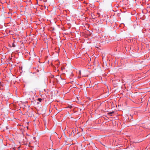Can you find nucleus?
<instances>
[{"label":"nucleus","mask_w":150,"mask_h":150,"mask_svg":"<svg viewBox=\"0 0 150 150\" xmlns=\"http://www.w3.org/2000/svg\"><path fill=\"white\" fill-rule=\"evenodd\" d=\"M16 46L14 44V42H13V43H12V47H15Z\"/></svg>","instance_id":"3"},{"label":"nucleus","mask_w":150,"mask_h":150,"mask_svg":"<svg viewBox=\"0 0 150 150\" xmlns=\"http://www.w3.org/2000/svg\"><path fill=\"white\" fill-rule=\"evenodd\" d=\"M115 113L114 111H112L111 112H109L108 113V114L109 115H110L111 116H112L111 115L112 114H113Z\"/></svg>","instance_id":"1"},{"label":"nucleus","mask_w":150,"mask_h":150,"mask_svg":"<svg viewBox=\"0 0 150 150\" xmlns=\"http://www.w3.org/2000/svg\"><path fill=\"white\" fill-rule=\"evenodd\" d=\"M38 100L39 101V102H41L42 101V99L41 98H38Z\"/></svg>","instance_id":"2"},{"label":"nucleus","mask_w":150,"mask_h":150,"mask_svg":"<svg viewBox=\"0 0 150 150\" xmlns=\"http://www.w3.org/2000/svg\"><path fill=\"white\" fill-rule=\"evenodd\" d=\"M37 104H39V103H38V102H37Z\"/></svg>","instance_id":"5"},{"label":"nucleus","mask_w":150,"mask_h":150,"mask_svg":"<svg viewBox=\"0 0 150 150\" xmlns=\"http://www.w3.org/2000/svg\"><path fill=\"white\" fill-rule=\"evenodd\" d=\"M0 86H3L2 85V84H1V82H0Z\"/></svg>","instance_id":"4"}]
</instances>
